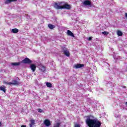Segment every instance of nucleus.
I'll use <instances>...</instances> for the list:
<instances>
[{
  "mask_svg": "<svg viewBox=\"0 0 127 127\" xmlns=\"http://www.w3.org/2000/svg\"><path fill=\"white\" fill-rule=\"evenodd\" d=\"M85 123L89 127H101L102 123L98 119H91L90 116H87Z\"/></svg>",
  "mask_w": 127,
  "mask_h": 127,
  "instance_id": "1",
  "label": "nucleus"
},
{
  "mask_svg": "<svg viewBox=\"0 0 127 127\" xmlns=\"http://www.w3.org/2000/svg\"><path fill=\"white\" fill-rule=\"evenodd\" d=\"M63 2H55L54 4V7L55 8H56V9H70L71 8V6L68 4H64L63 6H61V4H62Z\"/></svg>",
  "mask_w": 127,
  "mask_h": 127,
  "instance_id": "2",
  "label": "nucleus"
},
{
  "mask_svg": "<svg viewBox=\"0 0 127 127\" xmlns=\"http://www.w3.org/2000/svg\"><path fill=\"white\" fill-rule=\"evenodd\" d=\"M3 84H5V85H17L18 86L19 85V82L17 81L16 80H12V82H8L6 81H4L3 82Z\"/></svg>",
  "mask_w": 127,
  "mask_h": 127,
  "instance_id": "3",
  "label": "nucleus"
},
{
  "mask_svg": "<svg viewBox=\"0 0 127 127\" xmlns=\"http://www.w3.org/2000/svg\"><path fill=\"white\" fill-rule=\"evenodd\" d=\"M21 63H23V64H31V63H32V61L28 58H25L21 62Z\"/></svg>",
  "mask_w": 127,
  "mask_h": 127,
  "instance_id": "4",
  "label": "nucleus"
},
{
  "mask_svg": "<svg viewBox=\"0 0 127 127\" xmlns=\"http://www.w3.org/2000/svg\"><path fill=\"white\" fill-rule=\"evenodd\" d=\"M83 3L84 5H88L89 6L92 5V2L89 0H84Z\"/></svg>",
  "mask_w": 127,
  "mask_h": 127,
  "instance_id": "5",
  "label": "nucleus"
},
{
  "mask_svg": "<svg viewBox=\"0 0 127 127\" xmlns=\"http://www.w3.org/2000/svg\"><path fill=\"white\" fill-rule=\"evenodd\" d=\"M44 125H45L46 127H49L50 126H51V123H50V121L49 120L46 119L44 121Z\"/></svg>",
  "mask_w": 127,
  "mask_h": 127,
  "instance_id": "6",
  "label": "nucleus"
},
{
  "mask_svg": "<svg viewBox=\"0 0 127 127\" xmlns=\"http://www.w3.org/2000/svg\"><path fill=\"white\" fill-rule=\"evenodd\" d=\"M63 54L67 57H69L70 56V52H69V51H68V50H67V49L64 50Z\"/></svg>",
  "mask_w": 127,
  "mask_h": 127,
  "instance_id": "7",
  "label": "nucleus"
},
{
  "mask_svg": "<svg viewBox=\"0 0 127 127\" xmlns=\"http://www.w3.org/2000/svg\"><path fill=\"white\" fill-rule=\"evenodd\" d=\"M84 64H78L74 65V68H76V69H78L79 68H83L84 67Z\"/></svg>",
  "mask_w": 127,
  "mask_h": 127,
  "instance_id": "8",
  "label": "nucleus"
},
{
  "mask_svg": "<svg viewBox=\"0 0 127 127\" xmlns=\"http://www.w3.org/2000/svg\"><path fill=\"white\" fill-rule=\"evenodd\" d=\"M30 68L32 70V72H35V70H36V65L34 64H31Z\"/></svg>",
  "mask_w": 127,
  "mask_h": 127,
  "instance_id": "9",
  "label": "nucleus"
},
{
  "mask_svg": "<svg viewBox=\"0 0 127 127\" xmlns=\"http://www.w3.org/2000/svg\"><path fill=\"white\" fill-rule=\"evenodd\" d=\"M67 35H68V36H71V37H75L74 33L71 32V31L69 30H68L67 31Z\"/></svg>",
  "mask_w": 127,
  "mask_h": 127,
  "instance_id": "10",
  "label": "nucleus"
},
{
  "mask_svg": "<svg viewBox=\"0 0 127 127\" xmlns=\"http://www.w3.org/2000/svg\"><path fill=\"white\" fill-rule=\"evenodd\" d=\"M13 1H17V0H5L4 3L5 4H8V3H10V2H12Z\"/></svg>",
  "mask_w": 127,
  "mask_h": 127,
  "instance_id": "11",
  "label": "nucleus"
},
{
  "mask_svg": "<svg viewBox=\"0 0 127 127\" xmlns=\"http://www.w3.org/2000/svg\"><path fill=\"white\" fill-rule=\"evenodd\" d=\"M33 125H35V120H31L30 123V127H33Z\"/></svg>",
  "mask_w": 127,
  "mask_h": 127,
  "instance_id": "12",
  "label": "nucleus"
},
{
  "mask_svg": "<svg viewBox=\"0 0 127 127\" xmlns=\"http://www.w3.org/2000/svg\"><path fill=\"white\" fill-rule=\"evenodd\" d=\"M20 63H21V62L18 63H12L11 65L13 66H19V65H20Z\"/></svg>",
  "mask_w": 127,
  "mask_h": 127,
  "instance_id": "13",
  "label": "nucleus"
},
{
  "mask_svg": "<svg viewBox=\"0 0 127 127\" xmlns=\"http://www.w3.org/2000/svg\"><path fill=\"white\" fill-rule=\"evenodd\" d=\"M0 90L2 91L4 93H5V92L6 91L5 90V86H4V85H3L2 86H0Z\"/></svg>",
  "mask_w": 127,
  "mask_h": 127,
  "instance_id": "14",
  "label": "nucleus"
},
{
  "mask_svg": "<svg viewBox=\"0 0 127 127\" xmlns=\"http://www.w3.org/2000/svg\"><path fill=\"white\" fill-rule=\"evenodd\" d=\"M18 31L19 30L17 28H14L12 29L11 32H12V33H17Z\"/></svg>",
  "mask_w": 127,
  "mask_h": 127,
  "instance_id": "15",
  "label": "nucleus"
},
{
  "mask_svg": "<svg viewBox=\"0 0 127 127\" xmlns=\"http://www.w3.org/2000/svg\"><path fill=\"white\" fill-rule=\"evenodd\" d=\"M46 84L47 87H48V88H52V84H51V83L47 82Z\"/></svg>",
  "mask_w": 127,
  "mask_h": 127,
  "instance_id": "16",
  "label": "nucleus"
},
{
  "mask_svg": "<svg viewBox=\"0 0 127 127\" xmlns=\"http://www.w3.org/2000/svg\"><path fill=\"white\" fill-rule=\"evenodd\" d=\"M48 27L50 29H53L55 27V26L54 25H52L51 24H49L48 25Z\"/></svg>",
  "mask_w": 127,
  "mask_h": 127,
  "instance_id": "17",
  "label": "nucleus"
},
{
  "mask_svg": "<svg viewBox=\"0 0 127 127\" xmlns=\"http://www.w3.org/2000/svg\"><path fill=\"white\" fill-rule=\"evenodd\" d=\"M117 35H118L119 36H123V32H122V31L118 30L117 31Z\"/></svg>",
  "mask_w": 127,
  "mask_h": 127,
  "instance_id": "18",
  "label": "nucleus"
},
{
  "mask_svg": "<svg viewBox=\"0 0 127 127\" xmlns=\"http://www.w3.org/2000/svg\"><path fill=\"white\" fill-rule=\"evenodd\" d=\"M60 123H57L56 125L54 126V127H60Z\"/></svg>",
  "mask_w": 127,
  "mask_h": 127,
  "instance_id": "19",
  "label": "nucleus"
},
{
  "mask_svg": "<svg viewBox=\"0 0 127 127\" xmlns=\"http://www.w3.org/2000/svg\"><path fill=\"white\" fill-rule=\"evenodd\" d=\"M109 32L107 31H104L102 32V34H104V35H108L109 34Z\"/></svg>",
  "mask_w": 127,
  "mask_h": 127,
  "instance_id": "20",
  "label": "nucleus"
},
{
  "mask_svg": "<svg viewBox=\"0 0 127 127\" xmlns=\"http://www.w3.org/2000/svg\"><path fill=\"white\" fill-rule=\"evenodd\" d=\"M38 112H39V113H43V110H42L41 109H38Z\"/></svg>",
  "mask_w": 127,
  "mask_h": 127,
  "instance_id": "21",
  "label": "nucleus"
},
{
  "mask_svg": "<svg viewBox=\"0 0 127 127\" xmlns=\"http://www.w3.org/2000/svg\"><path fill=\"white\" fill-rule=\"evenodd\" d=\"M87 40H88V41H91V40H92V37H89Z\"/></svg>",
  "mask_w": 127,
  "mask_h": 127,
  "instance_id": "22",
  "label": "nucleus"
},
{
  "mask_svg": "<svg viewBox=\"0 0 127 127\" xmlns=\"http://www.w3.org/2000/svg\"><path fill=\"white\" fill-rule=\"evenodd\" d=\"M75 127H80L79 124H75L74 126Z\"/></svg>",
  "mask_w": 127,
  "mask_h": 127,
  "instance_id": "23",
  "label": "nucleus"
},
{
  "mask_svg": "<svg viewBox=\"0 0 127 127\" xmlns=\"http://www.w3.org/2000/svg\"><path fill=\"white\" fill-rule=\"evenodd\" d=\"M21 127H26V126L25 125H22Z\"/></svg>",
  "mask_w": 127,
  "mask_h": 127,
  "instance_id": "24",
  "label": "nucleus"
},
{
  "mask_svg": "<svg viewBox=\"0 0 127 127\" xmlns=\"http://www.w3.org/2000/svg\"><path fill=\"white\" fill-rule=\"evenodd\" d=\"M1 126V122H0V127Z\"/></svg>",
  "mask_w": 127,
  "mask_h": 127,
  "instance_id": "25",
  "label": "nucleus"
},
{
  "mask_svg": "<svg viewBox=\"0 0 127 127\" xmlns=\"http://www.w3.org/2000/svg\"><path fill=\"white\" fill-rule=\"evenodd\" d=\"M124 88H126V86H124Z\"/></svg>",
  "mask_w": 127,
  "mask_h": 127,
  "instance_id": "26",
  "label": "nucleus"
}]
</instances>
